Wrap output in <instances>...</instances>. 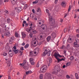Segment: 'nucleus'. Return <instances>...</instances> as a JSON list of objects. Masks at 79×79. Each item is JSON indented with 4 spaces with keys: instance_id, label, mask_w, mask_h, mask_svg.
I'll use <instances>...</instances> for the list:
<instances>
[{
    "instance_id": "nucleus-43",
    "label": "nucleus",
    "mask_w": 79,
    "mask_h": 79,
    "mask_svg": "<svg viewBox=\"0 0 79 79\" xmlns=\"http://www.w3.org/2000/svg\"><path fill=\"white\" fill-rule=\"evenodd\" d=\"M64 48H65V46L64 45H63L61 49H63V50L64 49Z\"/></svg>"
},
{
    "instance_id": "nucleus-48",
    "label": "nucleus",
    "mask_w": 79,
    "mask_h": 79,
    "mask_svg": "<svg viewBox=\"0 0 79 79\" xmlns=\"http://www.w3.org/2000/svg\"><path fill=\"white\" fill-rule=\"evenodd\" d=\"M29 28H27L26 29V31L28 32H30V31H29Z\"/></svg>"
},
{
    "instance_id": "nucleus-44",
    "label": "nucleus",
    "mask_w": 79,
    "mask_h": 79,
    "mask_svg": "<svg viewBox=\"0 0 79 79\" xmlns=\"http://www.w3.org/2000/svg\"><path fill=\"white\" fill-rule=\"evenodd\" d=\"M20 50L22 51H23V50H24V47H22V48H20Z\"/></svg>"
},
{
    "instance_id": "nucleus-3",
    "label": "nucleus",
    "mask_w": 79,
    "mask_h": 79,
    "mask_svg": "<svg viewBox=\"0 0 79 79\" xmlns=\"http://www.w3.org/2000/svg\"><path fill=\"white\" fill-rule=\"evenodd\" d=\"M29 61L31 65H34V64H35V62L34 61V59H33V58H30L29 59Z\"/></svg>"
},
{
    "instance_id": "nucleus-63",
    "label": "nucleus",
    "mask_w": 79,
    "mask_h": 79,
    "mask_svg": "<svg viewBox=\"0 0 79 79\" xmlns=\"http://www.w3.org/2000/svg\"><path fill=\"white\" fill-rule=\"evenodd\" d=\"M65 67H66V65H64L63 66H62V68H65Z\"/></svg>"
},
{
    "instance_id": "nucleus-60",
    "label": "nucleus",
    "mask_w": 79,
    "mask_h": 79,
    "mask_svg": "<svg viewBox=\"0 0 79 79\" xmlns=\"http://www.w3.org/2000/svg\"><path fill=\"white\" fill-rule=\"evenodd\" d=\"M36 66H37V68H39V64H37Z\"/></svg>"
},
{
    "instance_id": "nucleus-10",
    "label": "nucleus",
    "mask_w": 79,
    "mask_h": 79,
    "mask_svg": "<svg viewBox=\"0 0 79 79\" xmlns=\"http://www.w3.org/2000/svg\"><path fill=\"white\" fill-rule=\"evenodd\" d=\"M9 56L12 57L13 55V51H12L11 50H10L9 51Z\"/></svg>"
},
{
    "instance_id": "nucleus-52",
    "label": "nucleus",
    "mask_w": 79,
    "mask_h": 79,
    "mask_svg": "<svg viewBox=\"0 0 79 79\" xmlns=\"http://www.w3.org/2000/svg\"><path fill=\"white\" fill-rule=\"evenodd\" d=\"M32 12L33 13H35V10L34 9H33L32 10Z\"/></svg>"
},
{
    "instance_id": "nucleus-36",
    "label": "nucleus",
    "mask_w": 79,
    "mask_h": 79,
    "mask_svg": "<svg viewBox=\"0 0 79 79\" xmlns=\"http://www.w3.org/2000/svg\"><path fill=\"white\" fill-rule=\"evenodd\" d=\"M30 73H31V71H28L26 72V74H29Z\"/></svg>"
},
{
    "instance_id": "nucleus-8",
    "label": "nucleus",
    "mask_w": 79,
    "mask_h": 79,
    "mask_svg": "<svg viewBox=\"0 0 79 79\" xmlns=\"http://www.w3.org/2000/svg\"><path fill=\"white\" fill-rule=\"evenodd\" d=\"M56 60H57V63H60V61H64L65 60V59H64V58H62L61 59H60L58 57L57 58Z\"/></svg>"
},
{
    "instance_id": "nucleus-26",
    "label": "nucleus",
    "mask_w": 79,
    "mask_h": 79,
    "mask_svg": "<svg viewBox=\"0 0 79 79\" xmlns=\"http://www.w3.org/2000/svg\"><path fill=\"white\" fill-rule=\"evenodd\" d=\"M38 3V1L36 0L35 1L33 2L32 3L33 4H36V3Z\"/></svg>"
},
{
    "instance_id": "nucleus-11",
    "label": "nucleus",
    "mask_w": 79,
    "mask_h": 79,
    "mask_svg": "<svg viewBox=\"0 0 79 79\" xmlns=\"http://www.w3.org/2000/svg\"><path fill=\"white\" fill-rule=\"evenodd\" d=\"M52 76L51 74H49L48 76L46 77V78L47 79H52Z\"/></svg>"
},
{
    "instance_id": "nucleus-55",
    "label": "nucleus",
    "mask_w": 79,
    "mask_h": 79,
    "mask_svg": "<svg viewBox=\"0 0 79 79\" xmlns=\"http://www.w3.org/2000/svg\"><path fill=\"white\" fill-rule=\"evenodd\" d=\"M77 17V15H76V14H75L74 15V18H76V17Z\"/></svg>"
},
{
    "instance_id": "nucleus-25",
    "label": "nucleus",
    "mask_w": 79,
    "mask_h": 79,
    "mask_svg": "<svg viewBox=\"0 0 79 79\" xmlns=\"http://www.w3.org/2000/svg\"><path fill=\"white\" fill-rule=\"evenodd\" d=\"M70 60L71 61H73V60H74V56H72L70 58Z\"/></svg>"
},
{
    "instance_id": "nucleus-58",
    "label": "nucleus",
    "mask_w": 79,
    "mask_h": 79,
    "mask_svg": "<svg viewBox=\"0 0 79 79\" xmlns=\"http://www.w3.org/2000/svg\"><path fill=\"white\" fill-rule=\"evenodd\" d=\"M19 65H20V66H23L24 65H23V63H22V64H19Z\"/></svg>"
},
{
    "instance_id": "nucleus-13",
    "label": "nucleus",
    "mask_w": 79,
    "mask_h": 79,
    "mask_svg": "<svg viewBox=\"0 0 79 79\" xmlns=\"http://www.w3.org/2000/svg\"><path fill=\"white\" fill-rule=\"evenodd\" d=\"M51 35L53 37V38H55L56 37V33L55 32H53L51 34Z\"/></svg>"
},
{
    "instance_id": "nucleus-5",
    "label": "nucleus",
    "mask_w": 79,
    "mask_h": 79,
    "mask_svg": "<svg viewBox=\"0 0 79 79\" xmlns=\"http://www.w3.org/2000/svg\"><path fill=\"white\" fill-rule=\"evenodd\" d=\"M4 35L6 37H9L10 35V33L8 31H5L4 33Z\"/></svg>"
},
{
    "instance_id": "nucleus-62",
    "label": "nucleus",
    "mask_w": 79,
    "mask_h": 79,
    "mask_svg": "<svg viewBox=\"0 0 79 79\" xmlns=\"http://www.w3.org/2000/svg\"><path fill=\"white\" fill-rule=\"evenodd\" d=\"M70 47V44H67V47L69 48Z\"/></svg>"
},
{
    "instance_id": "nucleus-64",
    "label": "nucleus",
    "mask_w": 79,
    "mask_h": 79,
    "mask_svg": "<svg viewBox=\"0 0 79 79\" xmlns=\"http://www.w3.org/2000/svg\"><path fill=\"white\" fill-rule=\"evenodd\" d=\"M27 20L28 21H29V17H28V18H27Z\"/></svg>"
},
{
    "instance_id": "nucleus-53",
    "label": "nucleus",
    "mask_w": 79,
    "mask_h": 79,
    "mask_svg": "<svg viewBox=\"0 0 79 79\" xmlns=\"http://www.w3.org/2000/svg\"><path fill=\"white\" fill-rule=\"evenodd\" d=\"M49 11V10H48L47 9H46V11L47 13H48Z\"/></svg>"
},
{
    "instance_id": "nucleus-56",
    "label": "nucleus",
    "mask_w": 79,
    "mask_h": 79,
    "mask_svg": "<svg viewBox=\"0 0 79 79\" xmlns=\"http://www.w3.org/2000/svg\"><path fill=\"white\" fill-rule=\"evenodd\" d=\"M5 31H7V30H6V25H5Z\"/></svg>"
},
{
    "instance_id": "nucleus-16",
    "label": "nucleus",
    "mask_w": 79,
    "mask_h": 79,
    "mask_svg": "<svg viewBox=\"0 0 79 79\" xmlns=\"http://www.w3.org/2000/svg\"><path fill=\"white\" fill-rule=\"evenodd\" d=\"M19 50H13L14 52H15V54H17L18 53H19Z\"/></svg>"
},
{
    "instance_id": "nucleus-57",
    "label": "nucleus",
    "mask_w": 79,
    "mask_h": 79,
    "mask_svg": "<svg viewBox=\"0 0 79 79\" xmlns=\"http://www.w3.org/2000/svg\"><path fill=\"white\" fill-rule=\"evenodd\" d=\"M13 48L14 49L13 50H16V47L15 46H14L13 47Z\"/></svg>"
},
{
    "instance_id": "nucleus-41",
    "label": "nucleus",
    "mask_w": 79,
    "mask_h": 79,
    "mask_svg": "<svg viewBox=\"0 0 79 79\" xmlns=\"http://www.w3.org/2000/svg\"><path fill=\"white\" fill-rule=\"evenodd\" d=\"M30 16L31 18H34V15L32 14L30 15Z\"/></svg>"
},
{
    "instance_id": "nucleus-42",
    "label": "nucleus",
    "mask_w": 79,
    "mask_h": 79,
    "mask_svg": "<svg viewBox=\"0 0 79 79\" xmlns=\"http://www.w3.org/2000/svg\"><path fill=\"white\" fill-rule=\"evenodd\" d=\"M33 32L34 34H36V33H37V31H36V30H34L33 31Z\"/></svg>"
},
{
    "instance_id": "nucleus-14",
    "label": "nucleus",
    "mask_w": 79,
    "mask_h": 79,
    "mask_svg": "<svg viewBox=\"0 0 79 79\" xmlns=\"http://www.w3.org/2000/svg\"><path fill=\"white\" fill-rule=\"evenodd\" d=\"M22 10V8L21 7H19L18 9L17 10V11L18 13H19Z\"/></svg>"
},
{
    "instance_id": "nucleus-33",
    "label": "nucleus",
    "mask_w": 79,
    "mask_h": 79,
    "mask_svg": "<svg viewBox=\"0 0 79 79\" xmlns=\"http://www.w3.org/2000/svg\"><path fill=\"white\" fill-rule=\"evenodd\" d=\"M15 35L16 37H18V34L17 33V32H15Z\"/></svg>"
},
{
    "instance_id": "nucleus-38",
    "label": "nucleus",
    "mask_w": 79,
    "mask_h": 79,
    "mask_svg": "<svg viewBox=\"0 0 79 79\" xmlns=\"http://www.w3.org/2000/svg\"><path fill=\"white\" fill-rule=\"evenodd\" d=\"M29 36L31 38H32V37H33V35H32V33H30L29 34Z\"/></svg>"
},
{
    "instance_id": "nucleus-27",
    "label": "nucleus",
    "mask_w": 79,
    "mask_h": 79,
    "mask_svg": "<svg viewBox=\"0 0 79 79\" xmlns=\"http://www.w3.org/2000/svg\"><path fill=\"white\" fill-rule=\"evenodd\" d=\"M75 75L76 78L77 79H78L79 78V77L78 76V75H77V73H75Z\"/></svg>"
},
{
    "instance_id": "nucleus-34",
    "label": "nucleus",
    "mask_w": 79,
    "mask_h": 79,
    "mask_svg": "<svg viewBox=\"0 0 79 79\" xmlns=\"http://www.w3.org/2000/svg\"><path fill=\"white\" fill-rule=\"evenodd\" d=\"M10 39L13 40H13L15 39V37L14 36H12L10 37Z\"/></svg>"
},
{
    "instance_id": "nucleus-50",
    "label": "nucleus",
    "mask_w": 79,
    "mask_h": 79,
    "mask_svg": "<svg viewBox=\"0 0 79 79\" xmlns=\"http://www.w3.org/2000/svg\"><path fill=\"white\" fill-rule=\"evenodd\" d=\"M58 2V0H55V3L56 4Z\"/></svg>"
},
{
    "instance_id": "nucleus-46",
    "label": "nucleus",
    "mask_w": 79,
    "mask_h": 79,
    "mask_svg": "<svg viewBox=\"0 0 79 79\" xmlns=\"http://www.w3.org/2000/svg\"><path fill=\"white\" fill-rule=\"evenodd\" d=\"M4 35H1L2 39H4Z\"/></svg>"
},
{
    "instance_id": "nucleus-7",
    "label": "nucleus",
    "mask_w": 79,
    "mask_h": 79,
    "mask_svg": "<svg viewBox=\"0 0 79 79\" xmlns=\"http://www.w3.org/2000/svg\"><path fill=\"white\" fill-rule=\"evenodd\" d=\"M49 63L48 64V66H50V64H51L52 63V57H50L49 58Z\"/></svg>"
},
{
    "instance_id": "nucleus-17",
    "label": "nucleus",
    "mask_w": 79,
    "mask_h": 79,
    "mask_svg": "<svg viewBox=\"0 0 79 79\" xmlns=\"http://www.w3.org/2000/svg\"><path fill=\"white\" fill-rule=\"evenodd\" d=\"M50 39H51V36H49L47 38V42H49V41H50Z\"/></svg>"
},
{
    "instance_id": "nucleus-61",
    "label": "nucleus",
    "mask_w": 79,
    "mask_h": 79,
    "mask_svg": "<svg viewBox=\"0 0 79 79\" xmlns=\"http://www.w3.org/2000/svg\"><path fill=\"white\" fill-rule=\"evenodd\" d=\"M34 19L35 20H36V21L37 20V19L35 17Z\"/></svg>"
},
{
    "instance_id": "nucleus-9",
    "label": "nucleus",
    "mask_w": 79,
    "mask_h": 79,
    "mask_svg": "<svg viewBox=\"0 0 79 79\" xmlns=\"http://www.w3.org/2000/svg\"><path fill=\"white\" fill-rule=\"evenodd\" d=\"M73 46L74 47H75V48H78L79 47V44L78 43L74 42L73 43Z\"/></svg>"
},
{
    "instance_id": "nucleus-39",
    "label": "nucleus",
    "mask_w": 79,
    "mask_h": 79,
    "mask_svg": "<svg viewBox=\"0 0 79 79\" xmlns=\"http://www.w3.org/2000/svg\"><path fill=\"white\" fill-rule=\"evenodd\" d=\"M10 19L9 18H8L7 19V22L8 23H10Z\"/></svg>"
},
{
    "instance_id": "nucleus-59",
    "label": "nucleus",
    "mask_w": 79,
    "mask_h": 79,
    "mask_svg": "<svg viewBox=\"0 0 79 79\" xmlns=\"http://www.w3.org/2000/svg\"><path fill=\"white\" fill-rule=\"evenodd\" d=\"M4 2H8V0H4Z\"/></svg>"
},
{
    "instance_id": "nucleus-21",
    "label": "nucleus",
    "mask_w": 79,
    "mask_h": 79,
    "mask_svg": "<svg viewBox=\"0 0 79 79\" xmlns=\"http://www.w3.org/2000/svg\"><path fill=\"white\" fill-rule=\"evenodd\" d=\"M22 35V37L23 38H24L26 37V34H25L24 33H23V32H22L21 33Z\"/></svg>"
},
{
    "instance_id": "nucleus-47",
    "label": "nucleus",
    "mask_w": 79,
    "mask_h": 79,
    "mask_svg": "<svg viewBox=\"0 0 79 79\" xmlns=\"http://www.w3.org/2000/svg\"><path fill=\"white\" fill-rule=\"evenodd\" d=\"M68 30V29H67V28H65L64 30V32L65 33V32H66V31H67Z\"/></svg>"
},
{
    "instance_id": "nucleus-24",
    "label": "nucleus",
    "mask_w": 79,
    "mask_h": 79,
    "mask_svg": "<svg viewBox=\"0 0 79 79\" xmlns=\"http://www.w3.org/2000/svg\"><path fill=\"white\" fill-rule=\"evenodd\" d=\"M29 44H27L24 47V48H28L29 47Z\"/></svg>"
},
{
    "instance_id": "nucleus-18",
    "label": "nucleus",
    "mask_w": 79,
    "mask_h": 79,
    "mask_svg": "<svg viewBox=\"0 0 79 79\" xmlns=\"http://www.w3.org/2000/svg\"><path fill=\"white\" fill-rule=\"evenodd\" d=\"M61 5L62 6H66V4L64 2H62L61 3Z\"/></svg>"
},
{
    "instance_id": "nucleus-32",
    "label": "nucleus",
    "mask_w": 79,
    "mask_h": 79,
    "mask_svg": "<svg viewBox=\"0 0 79 79\" xmlns=\"http://www.w3.org/2000/svg\"><path fill=\"white\" fill-rule=\"evenodd\" d=\"M71 5H70L69 6V8H68V12H69L70 10H71Z\"/></svg>"
},
{
    "instance_id": "nucleus-37",
    "label": "nucleus",
    "mask_w": 79,
    "mask_h": 79,
    "mask_svg": "<svg viewBox=\"0 0 79 79\" xmlns=\"http://www.w3.org/2000/svg\"><path fill=\"white\" fill-rule=\"evenodd\" d=\"M32 52V51H31L30 52V56H32V52Z\"/></svg>"
},
{
    "instance_id": "nucleus-1",
    "label": "nucleus",
    "mask_w": 79,
    "mask_h": 79,
    "mask_svg": "<svg viewBox=\"0 0 79 79\" xmlns=\"http://www.w3.org/2000/svg\"><path fill=\"white\" fill-rule=\"evenodd\" d=\"M47 67L46 65H44L41 68L40 71L42 73H44L47 71Z\"/></svg>"
},
{
    "instance_id": "nucleus-28",
    "label": "nucleus",
    "mask_w": 79,
    "mask_h": 79,
    "mask_svg": "<svg viewBox=\"0 0 79 79\" xmlns=\"http://www.w3.org/2000/svg\"><path fill=\"white\" fill-rule=\"evenodd\" d=\"M51 53L50 52L48 51V52L47 51V54H48V56H50Z\"/></svg>"
},
{
    "instance_id": "nucleus-12",
    "label": "nucleus",
    "mask_w": 79,
    "mask_h": 79,
    "mask_svg": "<svg viewBox=\"0 0 79 79\" xmlns=\"http://www.w3.org/2000/svg\"><path fill=\"white\" fill-rule=\"evenodd\" d=\"M47 50L46 49L44 52H43V53L42 54V56H45L47 54Z\"/></svg>"
},
{
    "instance_id": "nucleus-19",
    "label": "nucleus",
    "mask_w": 79,
    "mask_h": 79,
    "mask_svg": "<svg viewBox=\"0 0 79 79\" xmlns=\"http://www.w3.org/2000/svg\"><path fill=\"white\" fill-rule=\"evenodd\" d=\"M49 19L50 22H52V20H53V18H52V16H49Z\"/></svg>"
},
{
    "instance_id": "nucleus-23",
    "label": "nucleus",
    "mask_w": 79,
    "mask_h": 79,
    "mask_svg": "<svg viewBox=\"0 0 79 79\" xmlns=\"http://www.w3.org/2000/svg\"><path fill=\"white\" fill-rule=\"evenodd\" d=\"M70 64H71V62H69L66 63V66H69L70 65Z\"/></svg>"
},
{
    "instance_id": "nucleus-4",
    "label": "nucleus",
    "mask_w": 79,
    "mask_h": 79,
    "mask_svg": "<svg viewBox=\"0 0 79 79\" xmlns=\"http://www.w3.org/2000/svg\"><path fill=\"white\" fill-rule=\"evenodd\" d=\"M29 25L30 26L29 28L28 31H33V28L35 27H32V23H31L30 24H29Z\"/></svg>"
},
{
    "instance_id": "nucleus-49",
    "label": "nucleus",
    "mask_w": 79,
    "mask_h": 79,
    "mask_svg": "<svg viewBox=\"0 0 79 79\" xmlns=\"http://www.w3.org/2000/svg\"><path fill=\"white\" fill-rule=\"evenodd\" d=\"M19 53H20V55L21 56V55H23V52H21V51H20L19 52Z\"/></svg>"
},
{
    "instance_id": "nucleus-54",
    "label": "nucleus",
    "mask_w": 79,
    "mask_h": 79,
    "mask_svg": "<svg viewBox=\"0 0 79 79\" xmlns=\"http://www.w3.org/2000/svg\"><path fill=\"white\" fill-rule=\"evenodd\" d=\"M23 24H26V21H23Z\"/></svg>"
},
{
    "instance_id": "nucleus-40",
    "label": "nucleus",
    "mask_w": 79,
    "mask_h": 79,
    "mask_svg": "<svg viewBox=\"0 0 79 79\" xmlns=\"http://www.w3.org/2000/svg\"><path fill=\"white\" fill-rule=\"evenodd\" d=\"M27 4H25L23 7V8L26 9V8H27Z\"/></svg>"
},
{
    "instance_id": "nucleus-2",
    "label": "nucleus",
    "mask_w": 79,
    "mask_h": 79,
    "mask_svg": "<svg viewBox=\"0 0 79 79\" xmlns=\"http://www.w3.org/2000/svg\"><path fill=\"white\" fill-rule=\"evenodd\" d=\"M54 56H55L56 59L58 58V56H59V57H61V58L62 57V56H61L59 54H58V53H57V52H55L54 54Z\"/></svg>"
},
{
    "instance_id": "nucleus-15",
    "label": "nucleus",
    "mask_w": 79,
    "mask_h": 79,
    "mask_svg": "<svg viewBox=\"0 0 79 79\" xmlns=\"http://www.w3.org/2000/svg\"><path fill=\"white\" fill-rule=\"evenodd\" d=\"M67 41L69 43H70V44L73 42V41H72V39L71 38H69Z\"/></svg>"
},
{
    "instance_id": "nucleus-35",
    "label": "nucleus",
    "mask_w": 79,
    "mask_h": 79,
    "mask_svg": "<svg viewBox=\"0 0 79 79\" xmlns=\"http://www.w3.org/2000/svg\"><path fill=\"white\" fill-rule=\"evenodd\" d=\"M40 79H43V76L41 74L40 76Z\"/></svg>"
},
{
    "instance_id": "nucleus-51",
    "label": "nucleus",
    "mask_w": 79,
    "mask_h": 79,
    "mask_svg": "<svg viewBox=\"0 0 79 79\" xmlns=\"http://www.w3.org/2000/svg\"><path fill=\"white\" fill-rule=\"evenodd\" d=\"M4 12H5V13H6L7 14H8V11L7 10H5Z\"/></svg>"
},
{
    "instance_id": "nucleus-30",
    "label": "nucleus",
    "mask_w": 79,
    "mask_h": 79,
    "mask_svg": "<svg viewBox=\"0 0 79 79\" xmlns=\"http://www.w3.org/2000/svg\"><path fill=\"white\" fill-rule=\"evenodd\" d=\"M26 62H27L26 60H24L23 63V65H24L25 64H26Z\"/></svg>"
},
{
    "instance_id": "nucleus-31",
    "label": "nucleus",
    "mask_w": 79,
    "mask_h": 79,
    "mask_svg": "<svg viewBox=\"0 0 79 79\" xmlns=\"http://www.w3.org/2000/svg\"><path fill=\"white\" fill-rule=\"evenodd\" d=\"M9 42L10 44H12V43H13V41L10 39L9 40Z\"/></svg>"
},
{
    "instance_id": "nucleus-6",
    "label": "nucleus",
    "mask_w": 79,
    "mask_h": 79,
    "mask_svg": "<svg viewBox=\"0 0 79 79\" xmlns=\"http://www.w3.org/2000/svg\"><path fill=\"white\" fill-rule=\"evenodd\" d=\"M37 15H40L41 14V10H40V8L38 7L37 10Z\"/></svg>"
},
{
    "instance_id": "nucleus-29",
    "label": "nucleus",
    "mask_w": 79,
    "mask_h": 79,
    "mask_svg": "<svg viewBox=\"0 0 79 79\" xmlns=\"http://www.w3.org/2000/svg\"><path fill=\"white\" fill-rule=\"evenodd\" d=\"M7 54H8V53L6 52H4V53H3V55L4 56H6V55H7Z\"/></svg>"
},
{
    "instance_id": "nucleus-22",
    "label": "nucleus",
    "mask_w": 79,
    "mask_h": 79,
    "mask_svg": "<svg viewBox=\"0 0 79 79\" xmlns=\"http://www.w3.org/2000/svg\"><path fill=\"white\" fill-rule=\"evenodd\" d=\"M75 41L76 42H75V43H77V44H79V40L78 39H75Z\"/></svg>"
},
{
    "instance_id": "nucleus-45",
    "label": "nucleus",
    "mask_w": 79,
    "mask_h": 79,
    "mask_svg": "<svg viewBox=\"0 0 79 79\" xmlns=\"http://www.w3.org/2000/svg\"><path fill=\"white\" fill-rule=\"evenodd\" d=\"M66 77L67 79H69L70 78V77L68 75H67L66 76Z\"/></svg>"
},
{
    "instance_id": "nucleus-20",
    "label": "nucleus",
    "mask_w": 79,
    "mask_h": 79,
    "mask_svg": "<svg viewBox=\"0 0 79 79\" xmlns=\"http://www.w3.org/2000/svg\"><path fill=\"white\" fill-rule=\"evenodd\" d=\"M59 70L58 69H56L55 70V71H53V74H55V73H58V72Z\"/></svg>"
}]
</instances>
